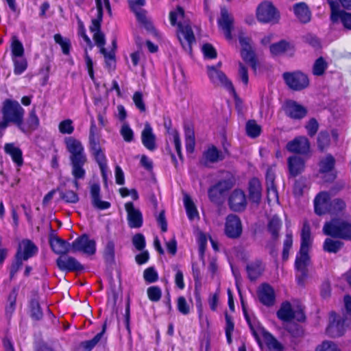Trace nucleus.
Instances as JSON below:
<instances>
[{"label":"nucleus","mask_w":351,"mask_h":351,"mask_svg":"<svg viewBox=\"0 0 351 351\" xmlns=\"http://www.w3.org/2000/svg\"><path fill=\"white\" fill-rule=\"evenodd\" d=\"M169 19L172 25L178 27L177 35L182 47L185 50L191 51L195 38L189 21L184 15V10L178 6L175 10L171 11Z\"/></svg>","instance_id":"1"},{"label":"nucleus","mask_w":351,"mask_h":351,"mask_svg":"<svg viewBox=\"0 0 351 351\" xmlns=\"http://www.w3.org/2000/svg\"><path fill=\"white\" fill-rule=\"evenodd\" d=\"M64 142L66 149L71 154V173L77 178H82L86 174L83 167L87 161L84 147L79 140L71 136L65 138Z\"/></svg>","instance_id":"2"},{"label":"nucleus","mask_w":351,"mask_h":351,"mask_svg":"<svg viewBox=\"0 0 351 351\" xmlns=\"http://www.w3.org/2000/svg\"><path fill=\"white\" fill-rule=\"evenodd\" d=\"M1 112L3 119L0 120V132L4 131L10 123L18 127L25 115V110L20 104L10 99L3 101Z\"/></svg>","instance_id":"3"},{"label":"nucleus","mask_w":351,"mask_h":351,"mask_svg":"<svg viewBox=\"0 0 351 351\" xmlns=\"http://www.w3.org/2000/svg\"><path fill=\"white\" fill-rule=\"evenodd\" d=\"M243 312L252 333L261 348L262 343H264L269 350L282 351L284 349L282 343H280L271 334L266 331L265 328L261 326L259 322L255 320L252 321L250 319L244 307Z\"/></svg>","instance_id":"4"},{"label":"nucleus","mask_w":351,"mask_h":351,"mask_svg":"<svg viewBox=\"0 0 351 351\" xmlns=\"http://www.w3.org/2000/svg\"><path fill=\"white\" fill-rule=\"evenodd\" d=\"M323 232L333 238L351 241V221L335 217L325 223Z\"/></svg>","instance_id":"5"},{"label":"nucleus","mask_w":351,"mask_h":351,"mask_svg":"<svg viewBox=\"0 0 351 351\" xmlns=\"http://www.w3.org/2000/svg\"><path fill=\"white\" fill-rule=\"evenodd\" d=\"M256 17L261 23L276 24L279 22L280 15L271 1H264L257 6Z\"/></svg>","instance_id":"6"},{"label":"nucleus","mask_w":351,"mask_h":351,"mask_svg":"<svg viewBox=\"0 0 351 351\" xmlns=\"http://www.w3.org/2000/svg\"><path fill=\"white\" fill-rule=\"evenodd\" d=\"M278 317L283 322H289L293 319L303 322L305 315L300 305L292 306L290 302H285L277 312Z\"/></svg>","instance_id":"7"},{"label":"nucleus","mask_w":351,"mask_h":351,"mask_svg":"<svg viewBox=\"0 0 351 351\" xmlns=\"http://www.w3.org/2000/svg\"><path fill=\"white\" fill-rule=\"evenodd\" d=\"M71 252H80L88 256L94 255L96 252V242L84 234L72 243Z\"/></svg>","instance_id":"8"},{"label":"nucleus","mask_w":351,"mask_h":351,"mask_svg":"<svg viewBox=\"0 0 351 351\" xmlns=\"http://www.w3.org/2000/svg\"><path fill=\"white\" fill-rule=\"evenodd\" d=\"M309 250L308 248L300 247V252L295 259V265L298 271L297 278L299 284H302L304 279L307 276L306 267L310 263V257L308 256Z\"/></svg>","instance_id":"9"},{"label":"nucleus","mask_w":351,"mask_h":351,"mask_svg":"<svg viewBox=\"0 0 351 351\" xmlns=\"http://www.w3.org/2000/svg\"><path fill=\"white\" fill-rule=\"evenodd\" d=\"M345 321L340 315L334 312L330 313L329 324L326 328L327 334L333 337L343 335L347 328Z\"/></svg>","instance_id":"10"},{"label":"nucleus","mask_w":351,"mask_h":351,"mask_svg":"<svg viewBox=\"0 0 351 351\" xmlns=\"http://www.w3.org/2000/svg\"><path fill=\"white\" fill-rule=\"evenodd\" d=\"M207 72L209 79L213 84L223 86L230 93H234L232 82L221 71L213 66H208L207 67Z\"/></svg>","instance_id":"11"},{"label":"nucleus","mask_w":351,"mask_h":351,"mask_svg":"<svg viewBox=\"0 0 351 351\" xmlns=\"http://www.w3.org/2000/svg\"><path fill=\"white\" fill-rule=\"evenodd\" d=\"M283 77L287 86L294 90H301L306 88L309 84L308 77L301 72L286 73Z\"/></svg>","instance_id":"12"},{"label":"nucleus","mask_w":351,"mask_h":351,"mask_svg":"<svg viewBox=\"0 0 351 351\" xmlns=\"http://www.w3.org/2000/svg\"><path fill=\"white\" fill-rule=\"evenodd\" d=\"M239 43L241 46V56L243 59L248 62L252 68L256 71V60L255 54L252 48V40L246 36L243 33H241L239 37Z\"/></svg>","instance_id":"13"},{"label":"nucleus","mask_w":351,"mask_h":351,"mask_svg":"<svg viewBox=\"0 0 351 351\" xmlns=\"http://www.w3.org/2000/svg\"><path fill=\"white\" fill-rule=\"evenodd\" d=\"M218 25L226 38L228 40H232V31L234 29V19L232 14L226 8H221L220 17L218 19Z\"/></svg>","instance_id":"14"},{"label":"nucleus","mask_w":351,"mask_h":351,"mask_svg":"<svg viewBox=\"0 0 351 351\" xmlns=\"http://www.w3.org/2000/svg\"><path fill=\"white\" fill-rule=\"evenodd\" d=\"M225 233L231 239L239 238L242 233V225L240 219L235 215H229L225 223Z\"/></svg>","instance_id":"15"},{"label":"nucleus","mask_w":351,"mask_h":351,"mask_svg":"<svg viewBox=\"0 0 351 351\" xmlns=\"http://www.w3.org/2000/svg\"><path fill=\"white\" fill-rule=\"evenodd\" d=\"M39 124L40 121L36 114V108L34 107L29 111L27 119L24 121V118L22 119L17 128L23 133L29 134L36 130L38 128Z\"/></svg>","instance_id":"16"},{"label":"nucleus","mask_w":351,"mask_h":351,"mask_svg":"<svg viewBox=\"0 0 351 351\" xmlns=\"http://www.w3.org/2000/svg\"><path fill=\"white\" fill-rule=\"evenodd\" d=\"M330 195L328 192L322 191L314 199L315 212L318 215L329 213L331 205Z\"/></svg>","instance_id":"17"},{"label":"nucleus","mask_w":351,"mask_h":351,"mask_svg":"<svg viewBox=\"0 0 351 351\" xmlns=\"http://www.w3.org/2000/svg\"><path fill=\"white\" fill-rule=\"evenodd\" d=\"M286 147L290 152L306 154L310 150V143L305 136H298L289 141Z\"/></svg>","instance_id":"18"},{"label":"nucleus","mask_w":351,"mask_h":351,"mask_svg":"<svg viewBox=\"0 0 351 351\" xmlns=\"http://www.w3.org/2000/svg\"><path fill=\"white\" fill-rule=\"evenodd\" d=\"M58 268L64 271H79L83 266L77 260L72 256H61L56 261Z\"/></svg>","instance_id":"19"},{"label":"nucleus","mask_w":351,"mask_h":351,"mask_svg":"<svg viewBox=\"0 0 351 351\" xmlns=\"http://www.w3.org/2000/svg\"><path fill=\"white\" fill-rule=\"evenodd\" d=\"M258 297L260 302L267 306L274 304L276 295L274 289L268 284H262L258 289Z\"/></svg>","instance_id":"20"},{"label":"nucleus","mask_w":351,"mask_h":351,"mask_svg":"<svg viewBox=\"0 0 351 351\" xmlns=\"http://www.w3.org/2000/svg\"><path fill=\"white\" fill-rule=\"evenodd\" d=\"M141 141L148 150L153 152L156 149V136L148 122L145 123L144 128L141 132Z\"/></svg>","instance_id":"21"},{"label":"nucleus","mask_w":351,"mask_h":351,"mask_svg":"<svg viewBox=\"0 0 351 351\" xmlns=\"http://www.w3.org/2000/svg\"><path fill=\"white\" fill-rule=\"evenodd\" d=\"M329 3L331 8V20L333 22L339 21L344 27L351 29V14L338 10L333 1H330Z\"/></svg>","instance_id":"22"},{"label":"nucleus","mask_w":351,"mask_h":351,"mask_svg":"<svg viewBox=\"0 0 351 351\" xmlns=\"http://www.w3.org/2000/svg\"><path fill=\"white\" fill-rule=\"evenodd\" d=\"M125 207L128 213L129 226L134 228L141 227L143 224V216L140 210L135 208L132 202L126 203Z\"/></svg>","instance_id":"23"},{"label":"nucleus","mask_w":351,"mask_h":351,"mask_svg":"<svg viewBox=\"0 0 351 351\" xmlns=\"http://www.w3.org/2000/svg\"><path fill=\"white\" fill-rule=\"evenodd\" d=\"M231 185L228 181L223 180L219 182L208 190V197L210 200L215 203L219 202L224 193L228 191Z\"/></svg>","instance_id":"24"},{"label":"nucleus","mask_w":351,"mask_h":351,"mask_svg":"<svg viewBox=\"0 0 351 351\" xmlns=\"http://www.w3.org/2000/svg\"><path fill=\"white\" fill-rule=\"evenodd\" d=\"M38 252L37 247L30 240L24 239L19 245L16 255L27 261L34 256Z\"/></svg>","instance_id":"25"},{"label":"nucleus","mask_w":351,"mask_h":351,"mask_svg":"<svg viewBox=\"0 0 351 351\" xmlns=\"http://www.w3.org/2000/svg\"><path fill=\"white\" fill-rule=\"evenodd\" d=\"M284 109L286 114L293 119H302L306 114V109L294 101H286L284 105Z\"/></svg>","instance_id":"26"},{"label":"nucleus","mask_w":351,"mask_h":351,"mask_svg":"<svg viewBox=\"0 0 351 351\" xmlns=\"http://www.w3.org/2000/svg\"><path fill=\"white\" fill-rule=\"evenodd\" d=\"M229 204L234 211L243 210L246 206V197L241 190H234L229 198Z\"/></svg>","instance_id":"27"},{"label":"nucleus","mask_w":351,"mask_h":351,"mask_svg":"<svg viewBox=\"0 0 351 351\" xmlns=\"http://www.w3.org/2000/svg\"><path fill=\"white\" fill-rule=\"evenodd\" d=\"M90 196L93 206L99 210H106L110 207V203L102 201L100 196V186L98 184L90 186Z\"/></svg>","instance_id":"28"},{"label":"nucleus","mask_w":351,"mask_h":351,"mask_svg":"<svg viewBox=\"0 0 351 351\" xmlns=\"http://www.w3.org/2000/svg\"><path fill=\"white\" fill-rule=\"evenodd\" d=\"M289 173L291 176H296L301 173L305 168V161L298 156H290L287 160Z\"/></svg>","instance_id":"29"},{"label":"nucleus","mask_w":351,"mask_h":351,"mask_svg":"<svg viewBox=\"0 0 351 351\" xmlns=\"http://www.w3.org/2000/svg\"><path fill=\"white\" fill-rule=\"evenodd\" d=\"M106 324H104L102 330L97 333L92 339L81 343V346L85 350H91L97 346L103 345L106 342Z\"/></svg>","instance_id":"30"},{"label":"nucleus","mask_w":351,"mask_h":351,"mask_svg":"<svg viewBox=\"0 0 351 351\" xmlns=\"http://www.w3.org/2000/svg\"><path fill=\"white\" fill-rule=\"evenodd\" d=\"M5 152L10 155L12 161L18 166H22L23 163V154L21 149L13 143H5L4 145Z\"/></svg>","instance_id":"31"},{"label":"nucleus","mask_w":351,"mask_h":351,"mask_svg":"<svg viewBox=\"0 0 351 351\" xmlns=\"http://www.w3.org/2000/svg\"><path fill=\"white\" fill-rule=\"evenodd\" d=\"M223 159V156L222 152L213 145L208 147L203 155V162L206 165L210 163L217 162Z\"/></svg>","instance_id":"32"},{"label":"nucleus","mask_w":351,"mask_h":351,"mask_svg":"<svg viewBox=\"0 0 351 351\" xmlns=\"http://www.w3.org/2000/svg\"><path fill=\"white\" fill-rule=\"evenodd\" d=\"M264 269L265 267L263 263L259 260H256L248 263L246 266L248 278L250 280H256L262 275Z\"/></svg>","instance_id":"33"},{"label":"nucleus","mask_w":351,"mask_h":351,"mask_svg":"<svg viewBox=\"0 0 351 351\" xmlns=\"http://www.w3.org/2000/svg\"><path fill=\"white\" fill-rule=\"evenodd\" d=\"M293 12L297 19L303 23H306L311 20V12L304 3H299L294 5Z\"/></svg>","instance_id":"34"},{"label":"nucleus","mask_w":351,"mask_h":351,"mask_svg":"<svg viewBox=\"0 0 351 351\" xmlns=\"http://www.w3.org/2000/svg\"><path fill=\"white\" fill-rule=\"evenodd\" d=\"M50 245L53 251L58 254H64L71 250L70 244L59 237L51 238Z\"/></svg>","instance_id":"35"},{"label":"nucleus","mask_w":351,"mask_h":351,"mask_svg":"<svg viewBox=\"0 0 351 351\" xmlns=\"http://www.w3.org/2000/svg\"><path fill=\"white\" fill-rule=\"evenodd\" d=\"M250 199L256 203L259 202L261 197V184L257 178H253L249 183Z\"/></svg>","instance_id":"36"},{"label":"nucleus","mask_w":351,"mask_h":351,"mask_svg":"<svg viewBox=\"0 0 351 351\" xmlns=\"http://www.w3.org/2000/svg\"><path fill=\"white\" fill-rule=\"evenodd\" d=\"M103 256L108 263H113L115 260V243L109 239L104 244Z\"/></svg>","instance_id":"37"},{"label":"nucleus","mask_w":351,"mask_h":351,"mask_svg":"<svg viewBox=\"0 0 351 351\" xmlns=\"http://www.w3.org/2000/svg\"><path fill=\"white\" fill-rule=\"evenodd\" d=\"M90 149L99 166H102L104 168V166L107 165V160L104 152L101 148L100 145L97 144L90 146Z\"/></svg>","instance_id":"38"},{"label":"nucleus","mask_w":351,"mask_h":351,"mask_svg":"<svg viewBox=\"0 0 351 351\" xmlns=\"http://www.w3.org/2000/svg\"><path fill=\"white\" fill-rule=\"evenodd\" d=\"M346 209V204L344 200L335 198L332 200L329 213L331 215H343Z\"/></svg>","instance_id":"39"},{"label":"nucleus","mask_w":351,"mask_h":351,"mask_svg":"<svg viewBox=\"0 0 351 351\" xmlns=\"http://www.w3.org/2000/svg\"><path fill=\"white\" fill-rule=\"evenodd\" d=\"M343 245V243L341 241L327 238L324 243L323 248L327 252L337 253L341 249Z\"/></svg>","instance_id":"40"},{"label":"nucleus","mask_w":351,"mask_h":351,"mask_svg":"<svg viewBox=\"0 0 351 351\" xmlns=\"http://www.w3.org/2000/svg\"><path fill=\"white\" fill-rule=\"evenodd\" d=\"M335 160L332 155H327L319 162V171L322 173H329L333 170Z\"/></svg>","instance_id":"41"},{"label":"nucleus","mask_w":351,"mask_h":351,"mask_svg":"<svg viewBox=\"0 0 351 351\" xmlns=\"http://www.w3.org/2000/svg\"><path fill=\"white\" fill-rule=\"evenodd\" d=\"M11 55L12 58L24 56L23 45L16 36L12 38Z\"/></svg>","instance_id":"42"},{"label":"nucleus","mask_w":351,"mask_h":351,"mask_svg":"<svg viewBox=\"0 0 351 351\" xmlns=\"http://www.w3.org/2000/svg\"><path fill=\"white\" fill-rule=\"evenodd\" d=\"M184 204L187 216L190 220H193L195 217L198 216V212L193 202L187 195H185L184 197Z\"/></svg>","instance_id":"43"},{"label":"nucleus","mask_w":351,"mask_h":351,"mask_svg":"<svg viewBox=\"0 0 351 351\" xmlns=\"http://www.w3.org/2000/svg\"><path fill=\"white\" fill-rule=\"evenodd\" d=\"M14 64V73L15 75L22 74L27 68V59L23 57L14 58H12Z\"/></svg>","instance_id":"44"},{"label":"nucleus","mask_w":351,"mask_h":351,"mask_svg":"<svg viewBox=\"0 0 351 351\" xmlns=\"http://www.w3.org/2000/svg\"><path fill=\"white\" fill-rule=\"evenodd\" d=\"M17 292L13 290L9 295L8 303L5 306V315L8 318H10L16 309V301Z\"/></svg>","instance_id":"45"},{"label":"nucleus","mask_w":351,"mask_h":351,"mask_svg":"<svg viewBox=\"0 0 351 351\" xmlns=\"http://www.w3.org/2000/svg\"><path fill=\"white\" fill-rule=\"evenodd\" d=\"M290 48L291 45L289 43L285 40H281L272 44L270 46V51L274 56H279L289 50Z\"/></svg>","instance_id":"46"},{"label":"nucleus","mask_w":351,"mask_h":351,"mask_svg":"<svg viewBox=\"0 0 351 351\" xmlns=\"http://www.w3.org/2000/svg\"><path fill=\"white\" fill-rule=\"evenodd\" d=\"M281 221L278 217L274 216L269 219L268 222L267 228L269 232L271 234L274 239L278 238V232L281 228Z\"/></svg>","instance_id":"47"},{"label":"nucleus","mask_w":351,"mask_h":351,"mask_svg":"<svg viewBox=\"0 0 351 351\" xmlns=\"http://www.w3.org/2000/svg\"><path fill=\"white\" fill-rule=\"evenodd\" d=\"M184 130L186 149L188 152L192 153L194 150L195 144L194 132L189 126H186Z\"/></svg>","instance_id":"48"},{"label":"nucleus","mask_w":351,"mask_h":351,"mask_svg":"<svg viewBox=\"0 0 351 351\" xmlns=\"http://www.w3.org/2000/svg\"><path fill=\"white\" fill-rule=\"evenodd\" d=\"M133 12L135 13L137 20L139 23L144 25V27L149 31H152L154 29V27L152 24L147 19L145 11L143 10L141 8L133 10Z\"/></svg>","instance_id":"49"},{"label":"nucleus","mask_w":351,"mask_h":351,"mask_svg":"<svg viewBox=\"0 0 351 351\" xmlns=\"http://www.w3.org/2000/svg\"><path fill=\"white\" fill-rule=\"evenodd\" d=\"M328 68L327 62L322 58H317L313 66V73L317 76L322 75Z\"/></svg>","instance_id":"50"},{"label":"nucleus","mask_w":351,"mask_h":351,"mask_svg":"<svg viewBox=\"0 0 351 351\" xmlns=\"http://www.w3.org/2000/svg\"><path fill=\"white\" fill-rule=\"evenodd\" d=\"M60 195V198L66 203L76 204L79 201L78 195L71 190L61 191Z\"/></svg>","instance_id":"51"},{"label":"nucleus","mask_w":351,"mask_h":351,"mask_svg":"<svg viewBox=\"0 0 351 351\" xmlns=\"http://www.w3.org/2000/svg\"><path fill=\"white\" fill-rule=\"evenodd\" d=\"M261 130V126L255 121H249L246 124V132L250 137H257L260 134Z\"/></svg>","instance_id":"52"},{"label":"nucleus","mask_w":351,"mask_h":351,"mask_svg":"<svg viewBox=\"0 0 351 351\" xmlns=\"http://www.w3.org/2000/svg\"><path fill=\"white\" fill-rule=\"evenodd\" d=\"M133 102L136 108L141 112L146 111V106L143 100V93L140 91H136L134 93L132 97Z\"/></svg>","instance_id":"53"},{"label":"nucleus","mask_w":351,"mask_h":351,"mask_svg":"<svg viewBox=\"0 0 351 351\" xmlns=\"http://www.w3.org/2000/svg\"><path fill=\"white\" fill-rule=\"evenodd\" d=\"M293 237L291 232H287L283 243L282 258L287 260L289 257V252L292 247Z\"/></svg>","instance_id":"54"},{"label":"nucleus","mask_w":351,"mask_h":351,"mask_svg":"<svg viewBox=\"0 0 351 351\" xmlns=\"http://www.w3.org/2000/svg\"><path fill=\"white\" fill-rule=\"evenodd\" d=\"M177 308L180 313L184 315L189 314L191 306L188 304L184 296H180L177 299Z\"/></svg>","instance_id":"55"},{"label":"nucleus","mask_w":351,"mask_h":351,"mask_svg":"<svg viewBox=\"0 0 351 351\" xmlns=\"http://www.w3.org/2000/svg\"><path fill=\"white\" fill-rule=\"evenodd\" d=\"M89 143L90 146L99 144V132L97 128L95 125L94 120L91 121L90 131H89Z\"/></svg>","instance_id":"56"},{"label":"nucleus","mask_w":351,"mask_h":351,"mask_svg":"<svg viewBox=\"0 0 351 351\" xmlns=\"http://www.w3.org/2000/svg\"><path fill=\"white\" fill-rule=\"evenodd\" d=\"M307 187V180L304 178H300L295 180L293 186V193L296 196H300L303 194L304 190Z\"/></svg>","instance_id":"57"},{"label":"nucleus","mask_w":351,"mask_h":351,"mask_svg":"<svg viewBox=\"0 0 351 351\" xmlns=\"http://www.w3.org/2000/svg\"><path fill=\"white\" fill-rule=\"evenodd\" d=\"M330 139L329 134L326 132H321L317 137L318 147L321 150L327 148L330 145Z\"/></svg>","instance_id":"58"},{"label":"nucleus","mask_w":351,"mask_h":351,"mask_svg":"<svg viewBox=\"0 0 351 351\" xmlns=\"http://www.w3.org/2000/svg\"><path fill=\"white\" fill-rule=\"evenodd\" d=\"M58 129L60 133L71 134L74 131L72 120L68 119L59 123Z\"/></svg>","instance_id":"59"},{"label":"nucleus","mask_w":351,"mask_h":351,"mask_svg":"<svg viewBox=\"0 0 351 351\" xmlns=\"http://www.w3.org/2000/svg\"><path fill=\"white\" fill-rule=\"evenodd\" d=\"M315 351H339V349L334 341L326 340L317 346Z\"/></svg>","instance_id":"60"},{"label":"nucleus","mask_w":351,"mask_h":351,"mask_svg":"<svg viewBox=\"0 0 351 351\" xmlns=\"http://www.w3.org/2000/svg\"><path fill=\"white\" fill-rule=\"evenodd\" d=\"M31 308V316L36 319L39 320L43 317V312L41 311L40 304L37 300H32L30 303Z\"/></svg>","instance_id":"61"},{"label":"nucleus","mask_w":351,"mask_h":351,"mask_svg":"<svg viewBox=\"0 0 351 351\" xmlns=\"http://www.w3.org/2000/svg\"><path fill=\"white\" fill-rule=\"evenodd\" d=\"M147 295L151 301L158 302L162 295L161 289L156 286L150 287L147 289Z\"/></svg>","instance_id":"62"},{"label":"nucleus","mask_w":351,"mask_h":351,"mask_svg":"<svg viewBox=\"0 0 351 351\" xmlns=\"http://www.w3.org/2000/svg\"><path fill=\"white\" fill-rule=\"evenodd\" d=\"M238 79L245 87L247 86L249 81L247 69L241 62L239 64Z\"/></svg>","instance_id":"63"},{"label":"nucleus","mask_w":351,"mask_h":351,"mask_svg":"<svg viewBox=\"0 0 351 351\" xmlns=\"http://www.w3.org/2000/svg\"><path fill=\"white\" fill-rule=\"evenodd\" d=\"M120 133L126 142H131L133 140L134 132L128 123H124L122 125Z\"/></svg>","instance_id":"64"}]
</instances>
